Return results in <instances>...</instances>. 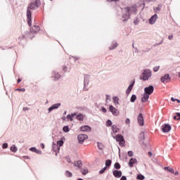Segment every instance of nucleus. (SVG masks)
I'll use <instances>...</instances> for the list:
<instances>
[{"mask_svg": "<svg viewBox=\"0 0 180 180\" xmlns=\"http://www.w3.org/2000/svg\"><path fill=\"white\" fill-rule=\"evenodd\" d=\"M160 44H162V41H161L158 44V46H160Z\"/></svg>", "mask_w": 180, "mask_h": 180, "instance_id": "obj_64", "label": "nucleus"}, {"mask_svg": "<svg viewBox=\"0 0 180 180\" xmlns=\"http://www.w3.org/2000/svg\"><path fill=\"white\" fill-rule=\"evenodd\" d=\"M111 164H112V160H107L105 161V167H110Z\"/></svg>", "mask_w": 180, "mask_h": 180, "instance_id": "obj_30", "label": "nucleus"}, {"mask_svg": "<svg viewBox=\"0 0 180 180\" xmlns=\"http://www.w3.org/2000/svg\"><path fill=\"white\" fill-rule=\"evenodd\" d=\"M167 171L169 172H171V174H174V169H172V168H171L169 167H168Z\"/></svg>", "mask_w": 180, "mask_h": 180, "instance_id": "obj_42", "label": "nucleus"}, {"mask_svg": "<svg viewBox=\"0 0 180 180\" xmlns=\"http://www.w3.org/2000/svg\"><path fill=\"white\" fill-rule=\"evenodd\" d=\"M37 150V148H36L35 147H32V148H30V150L32 151V153H36Z\"/></svg>", "mask_w": 180, "mask_h": 180, "instance_id": "obj_43", "label": "nucleus"}, {"mask_svg": "<svg viewBox=\"0 0 180 180\" xmlns=\"http://www.w3.org/2000/svg\"><path fill=\"white\" fill-rule=\"evenodd\" d=\"M109 110L111 112L112 115L113 116H119L120 115V112H119V110L116 109L113 105H110Z\"/></svg>", "mask_w": 180, "mask_h": 180, "instance_id": "obj_5", "label": "nucleus"}, {"mask_svg": "<svg viewBox=\"0 0 180 180\" xmlns=\"http://www.w3.org/2000/svg\"><path fill=\"white\" fill-rule=\"evenodd\" d=\"M146 177H144V176H143L142 174H139L137 176L136 179H139V180H143Z\"/></svg>", "mask_w": 180, "mask_h": 180, "instance_id": "obj_36", "label": "nucleus"}, {"mask_svg": "<svg viewBox=\"0 0 180 180\" xmlns=\"http://www.w3.org/2000/svg\"><path fill=\"white\" fill-rule=\"evenodd\" d=\"M112 121L110 120H108L107 122H106V126L107 127H110V126H112Z\"/></svg>", "mask_w": 180, "mask_h": 180, "instance_id": "obj_35", "label": "nucleus"}, {"mask_svg": "<svg viewBox=\"0 0 180 180\" xmlns=\"http://www.w3.org/2000/svg\"><path fill=\"white\" fill-rule=\"evenodd\" d=\"M11 151H13V153H16V151H18V148H16V146L13 145L11 148H10Z\"/></svg>", "mask_w": 180, "mask_h": 180, "instance_id": "obj_26", "label": "nucleus"}, {"mask_svg": "<svg viewBox=\"0 0 180 180\" xmlns=\"http://www.w3.org/2000/svg\"><path fill=\"white\" fill-rule=\"evenodd\" d=\"M176 115H174V116L173 117V119H174V120H180V113H179V112H177V113H176Z\"/></svg>", "mask_w": 180, "mask_h": 180, "instance_id": "obj_27", "label": "nucleus"}, {"mask_svg": "<svg viewBox=\"0 0 180 180\" xmlns=\"http://www.w3.org/2000/svg\"><path fill=\"white\" fill-rule=\"evenodd\" d=\"M134 164H137V159L131 158L129 161L128 165H129L130 168H133Z\"/></svg>", "mask_w": 180, "mask_h": 180, "instance_id": "obj_14", "label": "nucleus"}, {"mask_svg": "<svg viewBox=\"0 0 180 180\" xmlns=\"http://www.w3.org/2000/svg\"><path fill=\"white\" fill-rule=\"evenodd\" d=\"M150 98V95L144 93L142 96L141 102L146 103L147 101H148V98Z\"/></svg>", "mask_w": 180, "mask_h": 180, "instance_id": "obj_17", "label": "nucleus"}, {"mask_svg": "<svg viewBox=\"0 0 180 180\" xmlns=\"http://www.w3.org/2000/svg\"><path fill=\"white\" fill-rule=\"evenodd\" d=\"M148 154L149 157H153V153L148 152Z\"/></svg>", "mask_w": 180, "mask_h": 180, "instance_id": "obj_56", "label": "nucleus"}, {"mask_svg": "<svg viewBox=\"0 0 180 180\" xmlns=\"http://www.w3.org/2000/svg\"><path fill=\"white\" fill-rule=\"evenodd\" d=\"M98 148H99V150H103V144H102V143L98 142Z\"/></svg>", "mask_w": 180, "mask_h": 180, "instance_id": "obj_33", "label": "nucleus"}, {"mask_svg": "<svg viewBox=\"0 0 180 180\" xmlns=\"http://www.w3.org/2000/svg\"><path fill=\"white\" fill-rule=\"evenodd\" d=\"M120 180H127V178L126 177V176H123Z\"/></svg>", "mask_w": 180, "mask_h": 180, "instance_id": "obj_53", "label": "nucleus"}, {"mask_svg": "<svg viewBox=\"0 0 180 180\" xmlns=\"http://www.w3.org/2000/svg\"><path fill=\"white\" fill-rule=\"evenodd\" d=\"M162 130L163 133H169V131H171V125L169 124H165L162 126Z\"/></svg>", "mask_w": 180, "mask_h": 180, "instance_id": "obj_9", "label": "nucleus"}, {"mask_svg": "<svg viewBox=\"0 0 180 180\" xmlns=\"http://www.w3.org/2000/svg\"><path fill=\"white\" fill-rule=\"evenodd\" d=\"M22 110H23L24 111H26V110H28L29 108H28L27 107H25V108H22Z\"/></svg>", "mask_w": 180, "mask_h": 180, "instance_id": "obj_57", "label": "nucleus"}, {"mask_svg": "<svg viewBox=\"0 0 180 180\" xmlns=\"http://www.w3.org/2000/svg\"><path fill=\"white\" fill-rule=\"evenodd\" d=\"M175 101H176V102H178V103H180V100H179V99L174 98V97H172V98H171V101H172V102H175Z\"/></svg>", "mask_w": 180, "mask_h": 180, "instance_id": "obj_38", "label": "nucleus"}, {"mask_svg": "<svg viewBox=\"0 0 180 180\" xmlns=\"http://www.w3.org/2000/svg\"><path fill=\"white\" fill-rule=\"evenodd\" d=\"M36 8H39V1L35 0L32 1L30 6L27 7V23L29 26H32V11L36 9Z\"/></svg>", "mask_w": 180, "mask_h": 180, "instance_id": "obj_2", "label": "nucleus"}, {"mask_svg": "<svg viewBox=\"0 0 180 180\" xmlns=\"http://www.w3.org/2000/svg\"><path fill=\"white\" fill-rule=\"evenodd\" d=\"M112 130L113 134H116V133H119L120 129L117 128V126L112 125Z\"/></svg>", "mask_w": 180, "mask_h": 180, "instance_id": "obj_22", "label": "nucleus"}, {"mask_svg": "<svg viewBox=\"0 0 180 180\" xmlns=\"http://www.w3.org/2000/svg\"><path fill=\"white\" fill-rule=\"evenodd\" d=\"M86 139H88V136L86 134H79L77 136L78 141L80 144H82V143H84Z\"/></svg>", "mask_w": 180, "mask_h": 180, "instance_id": "obj_8", "label": "nucleus"}, {"mask_svg": "<svg viewBox=\"0 0 180 180\" xmlns=\"http://www.w3.org/2000/svg\"><path fill=\"white\" fill-rule=\"evenodd\" d=\"M72 117H74V116H76L77 114L76 113H72V115H70Z\"/></svg>", "mask_w": 180, "mask_h": 180, "instance_id": "obj_60", "label": "nucleus"}, {"mask_svg": "<svg viewBox=\"0 0 180 180\" xmlns=\"http://www.w3.org/2000/svg\"><path fill=\"white\" fill-rule=\"evenodd\" d=\"M114 167L116 169H120V164L119 162H116Z\"/></svg>", "mask_w": 180, "mask_h": 180, "instance_id": "obj_37", "label": "nucleus"}, {"mask_svg": "<svg viewBox=\"0 0 180 180\" xmlns=\"http://www.w3.org/2000/svg\"><path fill=\"white\" fill-rule=\"evenodd\" d=\"M113 139H115L116 141L120 142V146H121V147H123V146H124V139L123 138V136L118 134L115 136H113Z\"/></svg>", "mask_w": 180, "mask_h": 180, "instance_id": "obj_4", "label": "nucleus"}, {"mask_svg": "<svg viewBox=\"0 0 180 180\" xmlns=\"http://www.w3.org/2000/svg\"><path fill=\"white\" fill-rule=\"evenodd\" d=\"M151 77H153V71L150 69H146L140 77V79L142 81H148Z\"/></svg>", "mask_w": 180, "mask_h": 180, "instance_id": "obj_3", "label": "nucleus"}, {"mask_svg": "<svg viewBox=\"0 0 180 180\" xmlns=\"http://www.w3.org/2000/svg\"><path fill=\"white\" fill-rule=\"evenodd\" d=\"M154 92V86L150 85L149 86L145 87L144 89V94H146L147 95H151Z\"/></svg>", "mask_w": 180, "mask_h": 180, "instance_id": "obj_7", "label": "nucleus"}, {"mask_svg": "<svg viewBox=\"0 0 180 180\" xmlns=\"http://www.w3.org/2000/svg\"><path fill=\"white\" fill-rule=\"evenodd\" d=\"M80 130L82 131H91V127L86 125V126H83L80 128Z\"/></svg>", "mask_w": 180, "mask_h": 180, "instance_id": "obj_19", "label": "nucleus"}, {"mask_svg": "<svg viewBox=\"0 0 180 180\" xmlns=\"http://www.w3.org/2000/svg\"><path fill=\"white\" fill-rule=\"evenodd\" d=\"M158 11H160V7H156V8H154V11L155 13L158 12Z\"/></svg>", "mask_w": 180, "mask_h": 180, "instance_id": "obj_49", "label": "nucleus"}, {"mask_svg": "<svg viewBox=\"0 0 180 180\" xmlns=\"http://www.w3.org/2000/svg\"><path fill=\"white\" fill-rule=\"evenodd\" d=\"M16 91H22V92H25V89H17Z\"/></svg>", "mask_w": 180, "mask_h": 180, "instance_id": "obj_54", "label": "nucleus"}, {"mask_svg": "<svg viewBox=\"0 0 180 180\" xmlns=\"http://www.w3.org/2000/svg\"><path fill=\"white\" fill-rule=\"evenodd\" d=\"M36 154H41V151L37 149V150H35Z\"/></svg>", "mask_w": 180, "mask_h": 180, "instance_id": "obj_51", "label": "nucleus"}, {"mask_svg": "<svg viewBox=\"0 0 180 180\" xmlns=\"http://www.w3.org/2000/svg\"><path fill=\"white\" fill-rule=\"evenodd\" d=\"M52 78H54V81H58L61 78V76L58 72H53V75L52 76Z\"/></svg>", "mask_w": 180, "mask_h": 180, "instance_id": "obj_16", "label": "nucleus"}, {"mask_svg": "<svg viewBox=\"0 0 180 180\" xmlns=\"http://www.w3.org/2000/svg\"><path fill=\"white\" fill-rule=\"evenodd\" d=\"M74 166L77 167V168H81V167H82V162H81V160L75 161Z\"/></svg>", "mask_w": 180, "mask_h": 180, "instance_id": "obj_21", "label": "nucleus"}, {"mask_svg": "<svg viewBox=\"0 0 180 180\" xmlns=\"http://www.w3.org/2000/svg\"><path fill=\"white\" fill-rule=\"evenodd\" d=\"M136 6H133L131 7H125L122 10V20L123 22H127L129 19H130V15H133V13H136Z\"/></svg>", "mask_w": 180, "mask_h": 180, "instance_id": "obj_1", "label": "nucleus"}, {"mask_svg": "<svg viewBox=\"0 0 180 180\" xmlns=\"http://www.w3.org/2000/svg\"><path fill=\"white\" fill-rule=\"evenodd\" d=\"M40 146L41 147V148L44 149V143H41Z\"/></svg>", "mask_w": 180, "mask_h": 180, "instance_id": "obj_58", "label": "nucleus"}, {"mask_svg": "<svg viewBox=\"0 0 180 180\" xmlns=\"http://www.w3.org/2000/svg\"><path fill=\"white\" fill-rule=\"evenodd\" d=\"M112 174L115 178H121L122 177V171L113 170Z\"/></svg>", "mask_w": 180, "mask_h": 180, "instance_id": "obj_15", "label": "nucleus"}, {"mask_svg": "<svg viewBox=\"0 0 180 180\" xmlns=\"http://www.w3.org/2000/svg\"><path fill=\"white\" fill-rule=\"evenodd\" d=\"M63 131L65 133H68V131H70V128L68 127V126H65V127H63Z\"/></svg>", "mask_w": 180, "mask_h": 180, "instance_id": "obj_29", "label": "nucleus"}, {"mask_svg": "<svg viewBox=\"0 0 180 180\" xmlns=\"http://www.w3.org/2000/svg\"><path fill=\"white\" fill-rule=\"evenodd\" d=\"M76 118H77L78 120H84V116L82 115V114H78V115L76 116Z\"/></svg>", "mask_w": 180, "mask_h": 180, "instance_id": "obj_28", "label": "nucleus"}, {"mask_svg": "<svg viewBox=\"0 0 180 180\" xmlns=\"http://www.w3.org/2000/svg\"><path fill=\"white\" fill-rule=\"evenodd\" d=\"M68 119H70V120H71V122H72V117L71 116V115H68L67 116Z\"/></svg>", "mask_w": 180, "mask_h": 180, "instance_id": "obj_46", "label": "nucleus"}, {"mask_svg": "<svg viewBox=\"0 0 180 180\" xmlns=\"http://www.w3.org/2000/svg\"><path fill=\"white\" fill-rule=\"evenodd\" d=\"M161 82L163 84H168L169 81H171V77H169V74H166L162 76L160 79Z\"/></svg>", "mask_w": 180, "mask_h": 180, "instance_id": "obj_6", "label": "nucleus"}, {"mask_svg": "<svg viewBox=\"0 0 180 180\" xmlns=\"http://www.w3.org/2000/svg\"><path fill=\"white\" fill-rule=\"evenodd\" d=\"M158 19V15L157 14L153 15L150 19H149V23L150 25H154L155 22H157V20Z\"/></svg>", "mask_w": 180, "mask_h": 180, "instance_id": "obj_11", "label": "nucleus"}, {"mask_svg": "<svg viewBox=\"0 0 180 180\" xmlns=\"http://www.w3.org/2000/svg\"><path fill=\"white\" fill-rule=\"evenodd\" d=\"M66 161H67L68 162H71V159H70V156H67V157H66Z\"/></svg>", "mask_w": 180, "mask_h": 180, "instance_id": "obj_48", "label": "nucleus"}, {"mask_svg": "<svg viewBox=\"0 0 180 180\" xmlns=\"http://www.w3.org/2000/svg\"><path fill=\"white\" fill-rule=\"evenodd\" d=\"M125 123L128 126H130V119L129 118H127L126 120H125Z\"/></svg>", "mask_w": 180, "mask_h": 180, "instance_id": "obj_41", "label": "nucleus"}, {"mask_svg": "<svg viewBox=\"0 0 180 180\" xmlns=\"http://www.w3.org/2000/svg\"><path fill=\"white\" fill-rule=\"evenodd\" d=\"M63 71H67V67L66 66H63Z\"/></svg>", "mask_w": 180, "mask_h": 180, "instance_id": "obj_55", "label": "nucleus"}, {"mask_svg": "<svg viewBox=\"0 0 180 180\" xmlns=\"http://www.w3.org/2000/svg\"><path fill=\"white\" fill-rule=\"evenodd\" d=\"M141 137H143V139L144 140V133L143 132H142L141 134Z\"/></svg>", "mask_w": 180, "mask_h": 180, "instance_id": "obj_59", "label": "nucleus"}, {"mask_svg": "<svg viewBox=\"0 0 180 180\" xmlns=\"http://www.w3.org/2000/svg\"><path fill=\"white\" fill-rule=\"evenodd\" d=\"M81 172L83 175H86V174H88V169H82Z\"/></svg>", "mask_w": 180, "mask_h": 180, "instance_id": "obj_34", "label": "nucleus"}, {"mask_svg": "<svg viewBox=\"0 0 180 180\" xmlns=\"http://www.w3.org/2000/svg\"><path fill=\"white\" fill-rule=\"evenodd\" d=\"M135 82H136L134 80V81L132 82V83H131V84H129V86H128V88H127V90H126V94H127V95H129V94H130V92H131V90L133 89V86H134Z\"/></svg>", "mask_w": 180, "mask_h": 180, "instance_id": "obj_13", "label": "nucleus"}, {"mask_svg": "<svg viewBox=\"0 0 180 180\" xmlns=\"http://www.w3.org/2000/svg\"><path fill=\"white\" fill-rule=\"evenodd\" d=\"M60 106H61V103H58L56 104H53L52 105L49 109V113H50V112H51L52 110H54V109H58V108H60Z\"/></svg>", "mask_w": 180, "mask_h": 180, "instance_id": "obj_12", "label": "nucleus"}, {"mask_svg": "<svg viewBox=\"0 0 180 180\" xmlns=\"http://www.w3.org/2000/svg\"><path fill=\"white\" fill-rule=\"evenodd\" d=\"M168 167H164V169L168 170Z\"/></svg>", "mask_w": 180, "mask_h": 180, "instance_id": "obj_63", "label": "nucleus"}, {"mask_svg": "<svg viewBox=\"0 0 180 180\" xmlns=\"http://www.w3.org/2000/svg\"><path fill=\"white\" fill-rule=\"evenodd\" d=\"M168 39H169V40H172V39H174V36L173 35H169L168 37Z\"/></svg>", "mask_w": 180, "mask_h": 180, "instance_id": "obj_52", "label": "nucleus"}, {"mask_svg": "<svg viewBox=\"0 0 180 180\" xmlns=\"http://www.w3.org/2000/svg\"><path fill=\"white\" fill-rule=\"evenodd\" d=\"M39 30H40V27L37 26V25H34L32 28H31V32L32 33H37V32H39Z\"/></svg>", "mask_w": 180, "mask_h": 180, "instance_id": "obj_18", "label": "nucleus"}, {"mask_svg": "<svg viewBox=\"0 0 180 180\" xmlns=\"http://www.w3.org/2000/svg\"><path fill=\"white\" fill-rule=\"evenodd\" d=\"M57 146H59V147H57L56 150L58 151H60V148L63 147V146H64V141H63V140L58 141H57Z\"/></svg>", "mask_w": 180, "mask_h": 180, "instance_id": "obj_20", "label": "nucleus"}, {"mask_svg": "<svg viewBox=\"0 0 180 180\" xmlns=\"http://www.w3.org/2000/svg\"><path fill=\"white\" fill-rule=\"evenodd\" d=\"M174 175H179V172H176L174 173Z\"/></svg>", "mask_w": 180, "mask_h": 180, "instance_id": "obj_62", "label": "nucleus"}, {"mask_svg": "<svg viewBox=\"0 0 180 180\" xmlns=\"http://www.w3.org/2000/svg\"><path fill=\"white\" fill-rule=\"evenodd\" d=\"M136 99H137V96L136 95L133 94L131 97V102L134 103L136 101Z\"/></svg>", "mask_w": 180, "mask_h": 180, "instance_id": "obj_31", "label": "nucleus"}, {"mask_svg": "<svg viewBox=\"0 0 180 180\" xmlns=\"http://www.w3.org/2000/svg\"><path fill=\"white\" fill-rule=\"evenodd\" d=\"M112 101H113V103L115 105V106L117 105H119V97H117V96L112 97Z\"/></svg>", "mask_w": 180, "mask_h": 180, "instance_id": "obj_23", "label": "nucleus"}, {"mask_svg": "<svg viewBox=\"0 0 180 180\" xmlns=\"http://www.w3.org/2000/svg\"><path fill=\"white\" fill-rule=\"evenodd\" d=\"M3 148H8V143H5L3 144Z\"/></svg>", "mask_w": 180, "mask_h": 180, "instance_id": "obj_47", "label": "nucleus"}, {"mask_svg": "<svg viewBox=\"0 0 180 180\" xmlns=\"http://www.w3.org/2000/svg\"><path fill=\"white\" fill-rule=\"evenodd\" d=\"M117 46H119V44H117V42H115L112 44V45L111 46L109 47L110 50H115V49H116V47H117Z\"/></svg>", "mask_w": 180, "mask_h": 180, "instance_id": "obj_24", "label": "nucleus"}, {"mask_svg": "<svg viewBox=\"0 0 180 180\" xmlns=\"http://www.w3.org/2000/svg\"><path fill=\"white\" fill-rule=\"evenodd\" d=\"M89 84V81L88 79H84V91H86V88L87 87Z\"/></svg>", "mask_w": 180, "mask_h": 180, "instance_id": "obj_25", "label": "nucleus"}, {"mask_svg": "<svg viewBox=\"0 0 180 180\" xmlns=\"http://www.w3.org/2000/svg\"><path fill=\"white\" fill-rule=\"evenodd\" d=\"M110 99V97L109 96H106V100Z\"/></svg>", "mask_w": 180, "mask_h": 180, "instance_id": "obj_61", "label": "nucleus"}, {"mask_svg": "<svg viewBox=\"0 0 180 180\" xmlns=\"http://www.w3.org/2000/svg\"><path fill=\"white\" fill-rule=\"evenodd\" d=\"M56 147H57V144L53 143V150L54 151H57V149H56Z\"/></svg>", "mask_w": 180, "mask_h": 180, "instance_id": "obj_45", "label": "nucleus"}, {"mask_svg": "<svg viewBox=\"0 0 180 180\" xmlns=\"http://www.w3.org/2000/svg\"><path fill=\"white\" fill-rule=\"evenodd\" d=\"M101 110H102V112H103V113H106V112H107L106 108H102Z\"/></svg>", "mask_w": 180, "mask_h": 180, "instance_id": "obj_50", "label": "nucleus"}, {"mask_svg": "<svg viewBox=\"0 0 180 180\" xmlns=\"http://www.w3.org/2000/svg\"><path fill=\"white\" fill-rule=\"evenodd\" d=\"M160 70V66H155L153 68L154 72H157Z\"/></svg>", "mask_w": 180, "mask_h": 180, "instance_id": "obj_40", "label": "nucleus"}, {"mask_svg": "<svg viewBox=\"0 0 180 180\" xmlns=\"http://www.w3.org/2000/svg\"><path fill=\"white\" fill-rule=\"evenodd\" d=\"M105 171H106V167H105L103 169L100 170L99 174H103V172H105Z\"/></svg>", "mask_w": 180, "mask_h": 180, "instance_id": "obj_44", "label": "nucleus"}, {"mask_svg": "<svg viewBox=\"0 0 180 180\" xmlns=\"http://www.w3.org/2000/svg\"><path fill=\"white\" fill-rule=\"evenodd\" d=\"M138 123L140 126H144V117L143 114L140 113L137 117Z\"/></svg>", "mask_w": 180, "mask_h": 180, "instance_id": "obj_10", "label": "nucleus"}, {"mask_svg": "<svg viewBox=\"0 0 180 180\" xmlns=\"http://www.w3.org/2000/svg\"><path fill=\"white\" fill-rule=\"evenodd\" d=\"M65 176H68L69 178H71V176H72V173H71V172H69V171H66V172H65Z\"/></svg>", "mask_w": 180, "mask_h": 180, "instance_id": "obj_32", "label": "nucleus"}, {"mask_svg": "<svg viewBox=\"0 0 180 180\" xmlns=\"http://www.w3.org/2000/svg\"><path fill=\"white\" fill-rule=\"evenodd\" d=\"M128 155L129 157H133L134 155V153H133V151L129 150L128 151Z\"/></svg>", "mask_w": 180, "mask_h": 180, "instance_id": "obj_39", "label": "nucleus"}]
</instances>
